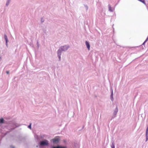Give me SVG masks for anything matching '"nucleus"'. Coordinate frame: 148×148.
Listing matches in <instances>:
<instances>
[{
    "label": "nucleus",
    "mask_w": 148,
    "mask_h": 148,
    "mask_svg": "<svg viewBox=\"0 0 148 148\" xmlns=\"http://www.w3.org/2000/svg\"><path fill=\"white\" fill-rule=\"evenodd\" d=\"M59 148H67V147L65 146H63L61 145H59Z\"/></svg>",
    "instance_id": "obj_15"
},
{
    "label": "nucleus",
    "mask_w": 148,
    "mask_h": 148,
    "mask_svg": "<svg viewBox=\"0 0 148 148\" xmlns=\"http://www.w3.org/2000/svg\"><path fill=\"white\" fill-rule=\"evenodd\" d=\"M5 121L2 118L0 119V126H1L2 124L4 123Z\"/></svg>",
    "instance_id": "obj_9"
},
{
    "label": "nucleus",
    "mask_w": 148,
    "mask_h": 148,
    "mask_svg": "<svg viewBox=\"0 0 148 148\" xmlns=\"http://www.w3.org/2000/svg\"><path fill=\"white\" fill-rule=\"evenodd\" d=\"M44 136H45L44 135H41L39 137L41 139H42V138H44Z\"/></svg>",
    "instance_id": "obj_18"
},
{
    "label": "nucleus",
    "mask_w": 148,
    "mask_h": 148,
    "mask_svg": "<svg viewBox=\"0 0 148 148\" xmlns=\"http://www.w3.org/2000/svg\"><path fill=\"white\" fill-rule=\"evenodd\" d=\"M85 7L86 10H87L88 9V6L86 5H84Z\"/></svg>",
    "instance_id": "obj_21"
},
{
    "label": "nucleus",
    "mask_w": 148,
    "mask_h": 148,
    "mask_svg": "<svg viewBox=\"0 0 148 148\" xmlns=\"http://www.w3.org/2000/svg\"><path fill=\"white\" fill-rule=\"evenodd\" d=\"M37 46L38 47V48L39 47V45H40L38 43V41H37Z\"/></svg>",
    "instance_id": "obj_22"
},
{
    "label": "nucleus",
    "mask_w": 148,
    "mask_h": 148,
    "mask_svg": "<svg viewBox=\"0 0 148 148\" xmlns=\"http://www.w3.org/2000/svg\"><path fill=\"white\" fill-rule=\"evenodd\" d=\"M10 147L11 148H15V147L12 145H11L10 146Z\"/></svg>",
    "instance_id": "obj_23"
},
{
    "label": "nucleus",
    "mask_w": 148,
    "mask_h": 148,
    "mask_svg": "<svg viewBox=\"0 0 148 148\" xmlns=\"http://www.w3.org/2000/svg\"><path fill=\"white\" fill-rule=\"evenodd\" d=\"M108 6L109 8V10L111 12H112L113 11V10L112 9L110 5V4H109Z\"/></svg>",
    "instance_id": "obj_11"
},
{
    "label": "nucleus",
    "mask_w": 148,
    "mask_h": 148,
    "mask_svg": "<svg viewBox=\"0 0 148 148\" xmlns=\"http://www.w3.org/2000/svg\"><path fill=\"white\" fill-rule=\"evenodd\" d=\"M113 91L112 89H111V93L110 95V99L111 101H112L114 100V98L113 97Z\"/></svg>",
    "instance_id": "obj_8"
},
{
    "label": "nucleus",
    "mask_w": 148,
    "mask_h": 148,
    "mask_svg": "<svg viewBox=\"0 0 148 148\" xmlns=\"http://www.w3.org/2000/svg\"><path fill=\"white\" fill-rule=\"evenodd\" d=\"M138 1H140V2H142L145 5H146V3L145 2V0H138Z\"/></svg>",
    "instance_id": "obj_12"
},
{
    "label": "nucleus",
    "mask_w": 148,
    "mask_h": 148,
    "mask_svg": "<svg viewBox=\"0 0 148 148\" xmlns=\"http://www.w3.org/2000/svg\"><path fill=\"white\" fill-rule=\"evenodd\" d=\"M10 3V2L7 1V2H6V6H8Z\"/></svg>",
    "instance_id": "obj_20"
},
{
    "label": "nucleus",
    "mask_w": 148,
    "mask_h": 148,
    "mask_svg": "<svg viewBox=\"0 0 148 148\" xmlns=\"http://www.w3.org/2000/svg\"><path fill=\"white\" fill-rule=\"evenodd\" d=\"M31 123H30L29 125L28 126V127L30 129H31Z\"/></svg>",
    "instance_id": "obj_17"
},
{
    "label": "nucleus",
    "mask_w": 148,
    "mask_h": 148,
    "mask_svg": "<svg viewBox=\"0 0 148 148\" xmlns=\"http://www.w3.org/2000/svg\"><path fill=\"white\" fill-rule=\"evenodd\" d=\"M1 60V57H0V60Z\"/></svg>",
    "instance_id": "obj_28"
},
{
    "label": "nucleus",
    "mask_w": 148,
    "mask_h": 148,
    "mask_svg": "<svg viewBox=\"0 0 148 148\" xmlns=\"http://www.w3.org/2000/svg\"><path fill=\"white\" fill-rule=\"evenodd\" d=\"M112 148H115V145L114 142L113 141L112 143V144L111 146Z\"/></svg>",
    "instance_id": "obj_13"
},
{
    "label": "nucleus",
    "mask_w": 148,
    "mask_h": 148,
    "mask_svg": "<svg viewBox=\"0 0 148 148\" xmlns=\"http://www.w3.org/2000/svg\"><path fill=\"white\" fill-rule=\"evenodd\" d=\"M118 111V108L117 106L116 105V108L114 111L113 115V116L112 117L111 120H112L113 118L116 117V115Z\"/></svg>",
    "instance_id": "obj_5"
},
{
    "label": "nucleus",
    "mask_w": 148,
    "mask_h": 148,
    "mask_svg": "<svg viewBox=\"0 0 148 148\" xmlns=\"http://www.w3.org/2000/svg\"><path fill=\"white\" fill-rule=\"evenodd\" d=\"M49 145L48 141L46 139L42 140L39 143V146L40 148L42 147L45 146H48Z\"/></svg>",
    "instance_id": "obj_3"
},
{
    "label": "nucleus",
    "mask_w": 148,
    "mask_h": 148,
    "mask_svg": "<svg viewBox=\"0 0 148 148\" xmlns=\"http://www.w3.org/2000/svg\"><path fill=\"white\" fill-rule=\"evenodd\" d=\"M51 148H59V145H58L56 146H53L51 147Z\"/></svg>",
    "instance_id": "obj_14"
},
{
    "label": "nucleus",
    "mask_w": 148,
    "mask_h": 148,
    "mask_svg": "<svg viewBox=\"0 0 148 148\" xmlns=\"http://www.w3.org/2000/svg\"><path fill=\"white\" fill-rule=\"evenodd\" d=\"M11 0H7V1H9V2H10Z\"/></svg>",
    "instance_id": "obj_26"
},
{
    "label": "nucleus",
    "mask_w": 148,
    "mask_h": 148,
    "mask_svg": "<svg viewBox=\"0 0 148 148\" xmlns=\"http://www.w3.org/2000/svg\"><path fill=\"white\" fill-rule=\"evenodd\" d=\"M20 125L19 124L14 122H11L9 124L8 128L10 131H11Z\"/></svg>",
    "instance_id": "obj_2"
},
{
    "label": "nucleus",
    "mask_w": 148,
    "mask_h": 148,
    "mask_svg": "<svg viewBox=\"0 0 148 148\" xmlns=\"http://www.w3.org/2000/svg\"><path fill=\"white\" fill-rule=\"evenodd\" d=\"M24 138L22 137H20L19 138V140L20 141H22L23 139H24Z\"/></svg>",
    "instance_id": "obj_16"
},
{
    "label": "nucleus",
    "mask_w": 148,
    "mask_h": 148,
    "mask_svg": "<svg viewBox=\"0 0 148 148\" xmlns=\"http://www.w3.org/2000/svg\"><path fill=\"white\" fill-rule=\"evenodd\" d=\"M45 21V20L44 19L42 18H41V22L42 23H43Z\"/></svg>",
    "instance_id": "obj_19"
},
{
    "label": "nucleus",
    "mask_w": 148,
    "mask_h": 148,
    "mask_svg": "<svg viewBox=\"0 0 148 148\" xmlns=\"http://www.w3.org/2000/svg\"><path fill=\"white\" fill-rule=\"evenodd\" d=\"M146 140L145 142H147L148 140V125L147 126L145 133Z\"/></svg>",
    "instance_id": "obj_6"
},
{
    "label": "nucleus",
    "mask_w": 148,
    "mask_h": 148,
    "mask_svg": "<svg viewBox=\"0 0 148 148\" xmlns=\"http://www.w3.org/2000/svg\"><path fill=\"white\" fill-rule=\"evenodd\" d=\"M85 44L86 45L88 49V50H89L90 47V45L89 44V42H88L87 41H86L85 42Z\"/></svg>",
    "instance_id": "obj_7"
},
{
    "label": "nucleus",
    "mask_w": 148,
    "mask_h": 148,
    "mask_svg": "<svg viewBox=\"0 0 148 148\" xmlns=\"http://www.w3.org/2000/svg\"><path fill=\"white\" fill-rule=\"evenodd\" d=\"M60 138L59 136H57L51 140V142L53 144H57L59 142Z\"/></svg>",
    "instance_id": "obj_4"
},
{
    "label": "nucleus",
    "mask_w": 148,
    "mask_h": 148,
    "mask_svg": "<svg viewBox=\"0 0 148 148\" xmlns=\"http://www.w3.org/2000/svg\"><path fill=\"white\" fill-rule=\"evenodd\" d=\"M6 73L7 74H8L9 73V71H6Z\"/></svg>",
    "instance_id": "obj_24"
},
{
    "label": "nucleus",
    "mask_w": 148,
    "mask_h": 148,
    "mask_svg": "<svg viewBox=\"0 0 148 148\" xmlns=\"http://www.w3.org/2000/svg\"><path fill=\"white\" fill-rule=\"evenodd\" d=\"M4 38L5 41V42L7 43V42H8V38L6 34H5L4 35Z\"/></svg>",
    "instance_id": "obj_10"
},
{
    "label": "nucleus",
    "mask_w": 148,
    "mask_h": 148,
    "mask_svg": "<svg viewBox=\"0 0 148 148\" xmlns=\"http://www.w3.org/2000/svg\"><path fill=\"white\" fill-rule=\"evenodd\" d=\"M84 127V126H83V127H82V128H83Z\"/></svg>",
    "instance_id": "obj_29"
},
{
    "label": "nucleus",
    "mask_w": 148,
    "mask_h": 148,
    "mask_svg": "<svg viewBox=\"0 0 148 148\" xmlns=\"http://www.w3.org/2000/svg\"><path fill=\"white\" fill-rule=\"evenodd\" d=\"M43 32H45H45H46V30H43Z\"/></svg>",
    "instance_id": "obj_27"
},
{
    "label": "nucleus",
    "mask_w": 148,
    "mask_h": 148,
    "mask_svg": "<svg viewBox=\"0 0 148 148\" xmlns=\"http://www.w3.org/2000/svg\"><path fill=\"white\" fill-rule=\"evenodd\" d=\"M8 42H7V43L5 42L6 45L7 47L8 46Z\"/></svg>",
    "instance_id": "obj_25"
},
{
    "label": "nucleus",
    "mask_w": 148,
    "mask_h": 148,
    "mask_svg": "<svg viewBox=\"0 0 148 148\" xmlns=\"http://www.w3.org/2000/svg\"><path fill=\"white\" fill-rule=\"evenodd\" d=\"M69 48L68 45H65L60 47L57 51V55L59 58V61L61 60V56L62 52L66 51Z\"/></svg>",
    "instance_id": "obj_1"
}]
</instances>
